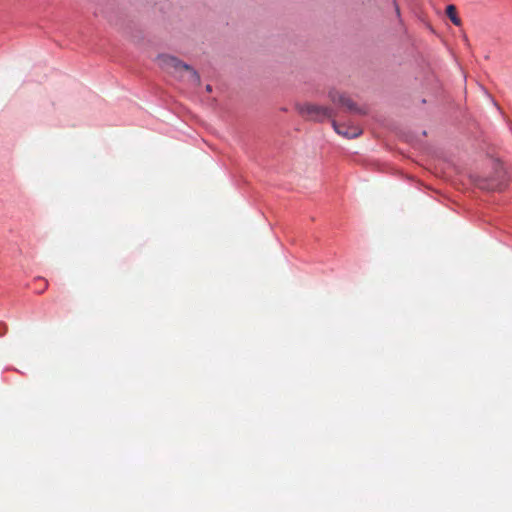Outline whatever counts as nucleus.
Returning a JSON list of instances; mask_svg holds the SVG:
<instances>
[{
    "label": "nucleus",
    "instance_id": "nucleus-1",
    "mask_svg": "<svg viewBox=\"0 0 512 512\" xmlns=\"http://www.w3.org/2000/svg\"><path fill=\"white\" fill-rule=\"evenodd\" d=\"M158 66L173 77L186 81L193 86L201 84L199 73L189 64L170 54H159L156 57Z\"/></svg>",
    "mask_w": 512,
    "mask_h": 512
},
{
    "label": "nucleus",
    "instance_id": "nucleus-2",
    "mask_svg": "<svg viewBox=\"0 0 512 512\" xmlns=\"http://www.w3.org/2000/svg\"><path fill=\"white\" fill-rule=\"evenodd\" d=\"M508 177L505 169L502 165L497 164L494 168V172L489 177H477L474 180L476 187L481 190L488 192L502 191L506 188Z\"/></svg>",
    "mask_w": 512,
    "mask_h": 512
},
{
    "label": "nucleus",
    "instance_id": "nucleus-3",
    "mask_svg": "<svg viewBox=\"0 0 512 512\" xmlns=\"http://www.w3.org/2000/svg\"><path fill=\"white\" fill-rule=\"evenodd\" d=\"M295 107L303 118L314 122H323L326 119L332 121L337 115L336 110L333 108L312 103H298Z\"/></svg>",
    "mask_w": 512,
    "mask_h": 512
},
{
    "label": "nucleus",
    "instance_id": "nucleus-4",
    "mask_svg": "<svg viewBox=\"0 0 512 512\" xmlns=\"http://www.w3.org/2000/svg\"><path fill=\"white\" fill-rule=\"evenodd\" d=\"M330 101L340 110L357 115H366L367 109L359 106L347 94L337 90H331L328 93Z\"/></svg>",
    "mask_w": 512,
    "mask_h": 512
},
{
    "label": "nucleus",
    "instance_id": "nucleus-5",
    "mask_svg": "<svg viewBox=\"0 0 512 512\" xmlns=\"http://www.w3.org/2000/svg\"><path fill=\"white\" fill-rule=\"evenodd\" d=\"M334 130L339 135H342L348 139H353L362 134V130L357 126H347L345 124L338 123L335 118L331 122Z\"/></svg>",
    "mask_w": 512,
    "mask_h": 512
},
{
    "label": "nucleus",
    "instance_id": "nucleus-6",
    "mask_svg": "<svg viewBox=\"0 0 512 512\" xmlns=\"http://www.w3.org/2000/svg\"><path fill=\"white\" fill-rule=\"evenodd\" d=\"M446 14L449 17V19L453 22V24H455L456 26H460L461 25V20L457 16L456 7L454 5H448L447 6Z\"/></svg>",
    "mask_w": 512,
    "mask_h": 512
},
{
    "label": "nucleus",
    "instance_id": "nucleus-7",
    "mask_svg": "<svg viewBox=\"0 0 512 512\" xmlns=\"http://www.w3.org/2000/svg\"><path fill=\"white\" fill-rule=\"evenodd\" d=\"M394 6H395V11H396V14L397 16L400 15V9H399V6L394 2Z\"/></svg>",
    "mask_w": 512,
    "mask_h": 512
},
{
    "label": "nucleus",
    "instance_id": "nucleus-8",
    "mask_svg": "<svg viewBox=\"0 0 512 512\" xmlns=\"http://www.w3.org/2000/svg\"><path fill=\"white\" fill-rule=\"evenodd\" d=\"M205 89H206V91H207V92H209V93H210V92H212V86H211V85H209V84H208V85H206V88H205Z\"/></svg>",
    "mask_w": 512,
    "mask_h": 512
},
{
    "label": "nucleus",
    "instance_id": "nucleus-9",
    "mask_svg": "<svg viewBox=\"0 0 512 512\" xmlns=\"http://www.w3.org/2000/svg\"><path fill=\"white\" fill-rule=\"evenodd\" d=\"M484 222H485V224H491V223H490V222H491L490 220H484Z\"/></svg>",
    "mask_w": 512,
    "mask_h": 512
}]
</instances>
